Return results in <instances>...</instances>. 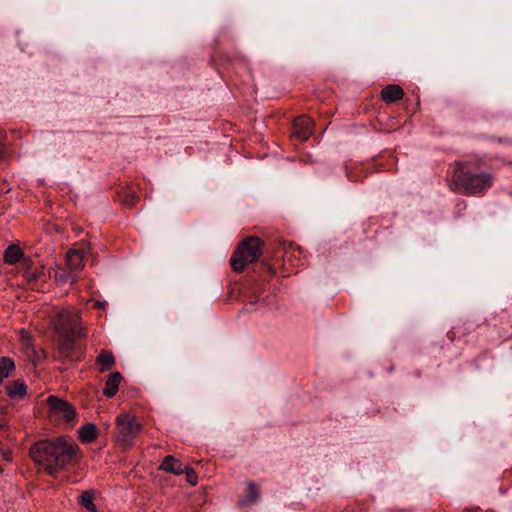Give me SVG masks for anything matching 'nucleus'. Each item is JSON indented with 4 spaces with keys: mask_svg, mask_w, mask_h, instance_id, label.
I'll list each match as a JSON object with an SVG mask.
<instances>
[{
    "mask_svg": "<svg viewBox=\"0 0 512 512\" xmlns=\"http://www.w3.org/2000/svg\"><path fill=\"white\" fill-rule=\"evenodd\" d=\"M79 447L72 439L58 437L54 441L42 440L31 446L30 457L45 468L49 475L76 462Z\"/></svg>",
    "mask_w": 512,
    "mask_h": 512,
    "instance_id": "1",
    "label": "nucleus"
},
{
    "mask_svg": "<svg viewBox=\"0 0 512 512\" xmlns=\"http://www.w3.org/2000/svg\"><path fill=\"white\" fill-rule=\"evenodd\" d=\"M312 125L313 122L310 118L306 116L298 117L294 121L292 135L301 141H306L312 134Z\"/></svg>",
    "mask_w": 512,
    "mask_h": 512,
    "instance_id": "8",
    "label": "nucleus"
},
{
    "mask_svg": "<svg viewBox=\"0 0 512 512\" xmlns=\"http://www.w3.org/2000/svg\"><path fill=\"white\" fill-rule=\"evenodd\" d=\"M453 179L466 194L478 195L487 190L493 182V176L489 173L471 174L465 172L462 167L453 173Z\"/></svg>",
    "mask_w": 512,
    "mask_h": 512,
    "instance_id": "3",
    "label": "nucleus"
},
{
    "mask_svg": "<svg viewBox=\"0 0 512 512\" xmlns=\"http://www.w3.org/2000/svg\"><path fill=\"white\" fill-rule=\"evenodd\" d=\"M19 264L21 265L22 269L25 272V271L31 270L33 263H32V260L30 258H26V257L23 256V258L21 259Z\"/></svg>",
    "mask_w": 512,
    "mask_h": 512,
    "instance_id": "24",
    "label": "nucleus"
},
{
    "mask_svg": "<svg viewBox=\"0 0 512 512\" xmlns=\"http://www.w3.org/2000/svg\"><path fill=\"white\" fill-rule=\"evenodd\" d=\"M160 469L175 475H181L185 471V466L178 459L168 455L163 459Z\"/></svg>",
    "mask_w": 512,
    "mask_h": 512,
    "instance_id": "11",
    "label": "nucleus"
},
{
    "mask_svg": "<svg viewBox=\"0 0 512 512\" xmlns=\"http://www.w3.org/2000/svg\"><path fill=\"white\" fill-rule=\"evenodd\" d=\"M104 305H105V304H104L103 302H100V301H97V302L95 303V307H96V308H99V309H102V308L104 307Z\"/></svg>",
    "mask_w": 512,
    "mask_h": 512,
    "instance_id": "25",
    "label": "nucleus"
},
{
    "mask_svg": "<svg viewBox=\"0 0 512 512\" xmlns=\"http://www.w3.org/2000/svg\"><path fill=\"white\" fill-rule=\"evenodd\" d=\"M14 368V363L10 358L3 357L0 360V382L9 376V372Z\"/></svg>",
    "mask_w": 512,
    "mask_h": 512,
    "instance_id": "20",
    "label": "nucleus"
},
{
    "mask_svg": "<svg viewBox=\"0 0 512 512\" xmlns=\"http://www.w3.org/2000/svg\"><path fill=\"white\" fill-rule=\"evenodd\" d=\"M27 387L23 381L16 380L6 386L7 394L10 397H23L26 394Z\"/></svg>",
    "mask_w": 512,
    "mask_h": 512,
    "instance_id": "18",
    "label": "nucleus"
},
{
    "mask_svg": "<svg viewBox=\"0 0 512 512\" xmlns=\"http://www.w3.org/2000/svg\"><path fill=\"white\" fill-rule=\"evenodd\" d=\"M262 241L255 236L244 239L234 251L230 265L234 272L241 273L252 263H255L262 254Z\"/></svg>",
    "mask_w": 512,
    "mask_h": 512,
    "instance_id": "2",
    "label": "nucleus"
},
{
    "mask_svg": "<svg viewBox=\"0 0 512 512\" xmlns=\"http://www.w3.org/2000/svg\"><path fill=\"white\" fill-rule=\"evenodd\" d=\"M79 438L84 443H91L97 438V428L94 424L87 423L79 429Z\"/></svg>",
    "mask_w": 512,
    "mask_h": 512,
    "instance_id": "16",
    "label": "nucleus"
},
{
    "mask_svg": "<svg viewBox=\"0 0 512 512\" xmlns=\"http://www.w3.org/2000/svg\"><path fill=\"white\" fill-rule=\"evenodd\" d=\"M80 320L78 311L60 309L53 321L54 329L57 333L78 334L79 337H85L86 329L80 326Z\"/></svg>",
    "mask_w": 512,
    "mask_h": 512,
    "instance_id": "4",
    "label": "nucleus"
},
{
    "mask_svg": "<svg viewBox=\"0 0 512 512\" xmlns=\"http://www.w3.org/2000/svg\"><path fill=\"white\" fill-rule=\"evenodd\" d=\"M121 381L122 375L120 372L111 373L105 382L103 394L108 398L113 397L117 393Z\"/></svg>",
    "mask_w": 512,
    "mask_h": 512,
    "instance_id": "10",
    "label": "nucleus"
},
{
    "mask_svg": "<svg viewBox=\"0 0 512 512\" xmlns=\"http://www.w3.org/2000/svg\"><path fill=\"white\" fill-rule=\"evenodd\" d=\"M116 424L118 431L117 440L122 443L125 448L132 447L133 440L140 432L141 424L137 421L135 416L130 414L119 415Z\"/></svg>",
    "mask_w": 512,
    "mask_h": 512,
    "instance_id": "5",
    "label": "nucleus"
},
{
    "mask_svg": "<svg viewBox=\"0 0 512 512\" xmlns=\"http://www.w3.org/2000/svg\"><path fill=\"white\" fill-rule=\"evenodd\" d=\"M59 334V353L63 358H70L72 351L74 349V341L76 337H79L78 334H67V333H58Z\"/></svg>",
    "mask_w": 512,
    "mask_h": 512,
    "instance_id": "9",
    "label": "nucleus"
},
{
    "mask_svg": "<svg viewBox=\"0 0 512 512\" xmlns=\"http://www.w3.org/2000/svg\"><path fill=\"white\" fill-rule=\"evenodd\" d=\"M89 252V247L85 244L75 245L66 252L65 266L75 275L84 268V259Z\"/></svg>",
    "mask_w": 512,
    "mask_h": 512,
    "instance_id": "6",
    "label": "nucleus"
},
{
    "mask_svg": "<svg viewBox=\"0 0 512 512\" xmlns=\"http://www.w3.org/2000/svg\"><path fill=\"white\" fill-rule=\"evenodd\" d=\"M403 89L399 85H388L381 92V97L385 102L392 103L402 99Z\"/></svg>",
    "mask_w": 512,
    "mask_h": 512,
    "instance_id": "13",
    "label": "nucleus"
},
{
    "mask_svg": "<svg viewBox=\"0 0 512 512\" xmlns=\"http://www.w3.org/2000/svg\"><path fill=\"white\" fill-rule=\"evenodd\" d=\"M42 274V271L36 269L34 271H25L24 272V277H25V280L28 282V283H31L33 281H36L40 275Z\"/></svg>",
    "mask_w": 512,
    "mask_h": 512,
    "instance_id": "23",
    "label": "nucleus"
},
{
    "mask_svg": "<svg viewBox=\"0 0 512 512\" xmlns=\"http://www.w3.org/2000/svg\"><path fill=\"white\" fill-rule=\"evenodd\" d=\"M260 495L259 488L253 481L247 482V490L243 498L239 501L240 506H249L254 504Z\"/></svg>",
    "mask_w": 512,
    "mask_h": 512,
    "instance_id": "12",
    "label": "nucleus"
},
{
    "mask_svg": "<svg viewBox=\"0 0 512 512\" xmlns=\"http://www.w3.org/2000/svg\"><path fill=\"white\" fill-rule=\"evenodd\" d=\"M93 493L91 491H85L80 496V501L83 507H85L89 512H97V508L93 503Z\"/></svg>",
    "mask_w": 512,
    "mask_h": 512,
    "instance_id": "19",
    "label": "nucleus"
},
{
    "mask_svg": "<svg viewBox=\"0 0 512 512\" xmlns=\"http://www.w3.org/2000/svg\"><path fill=\"white\" fill-rule=\"evenodd\" d=\"M47 403L49 408L55 414L61 415L65 422H71L76 416L74 407L67 401H64L56 396L48 397Z\"/></svg>",
    "mask_w": 512,
    "mask_h": 512,
    "instance_id": "7",
    "label": "nucleus"
},
{
    "mask_svg": "<svg viewBox=\"0 0 512 512\" xmlns=\"http://www.w3.org/2000/svg\"><path fill=\"white\" fill-rule=\"evenodd\" d=\"M183 474L186 475V480L188 483L191 485L197 484L198 478L196 472L192 468L185 466V471H183Z\"/></svg>",
    "mask_w": 512,
    "mask_h": 512,
    "instance_id": "22",
    "label": "nucleus"
},
{
    "mask_svg": "<svg viewBox=\"0 0 512 512\" xmlns=\"http://www.w3.org/2000/svg\"><path fill=\"white\" fill-rule=\"evenodd\" d=\"M24 253L19 246L10 245L4 253V261L7 264L14 265L19 263L23 258Z\"/></svg>",
    "mask_w": 512,
    "mask_h": 512,
    "instance_id": "15",
    "label": "nucleus"
},
{
    "mask_svg": "<svg viewBox=\"0 0 512 512\" xmlns=\"http://www.w3.org/2000/svg\"><path fill=\"white\" fill-rule=\"evenodd\" d=\"M119 198L124 205L131 207L135 204L136 194L133 190L126 189L119 194Z\"/></svg>",
    "mask_w": 512,
    "mask_h": 512,
    "instance_id": "21",
    "label": "nucleus"
},
{
    "mask_svg": "<svg viewBox=\"0 0 512 512\" xmlns=\"http://www.w3.org/2000/svg\"><path fill=\"white\" fill-rule=\"evenodd\" d=\"M54 278L58 283H61V284H65V283L74 284L78 280L77 275H75L72 271H69L66 267L60 268L58 271H56Z\"/></svg>",
    "mask_w": 512,
    "mask_h": 512,
    "instance_id": "17",
    "label": "nucleus"
},
{
    "mask_svg": "<svg viewBox=\"0 0 512 512\" xmlns=\"http://www.w3.org/2000/svg\"><path fill=\"white\" fill-rule=\"evenodd\" d=\"M96 363L100 366L99 371L105 372L115 365V358L111 351L102 350L96 357Z\"/></svg>",
    "mask_w": 512,
    "mask_h": 512,
    "instance_id": "14",
    "label": "nucleus"
},
{
    "mask_svg": "<svg viewBox=\"0 0 512 512\" xmlns=\"http://www.w3.org/2000/svg\"><path fill=\"white\" fill-rule=\"evenodd\" d=\"M269 271L271 274H274L275 273V270L272 268V267H268Z\"/></svg>",
    "mask_w": 512,
    "mask_h": 512,
    "instance_id": "26",
    "label": "nucleus"
}]
</instances>
